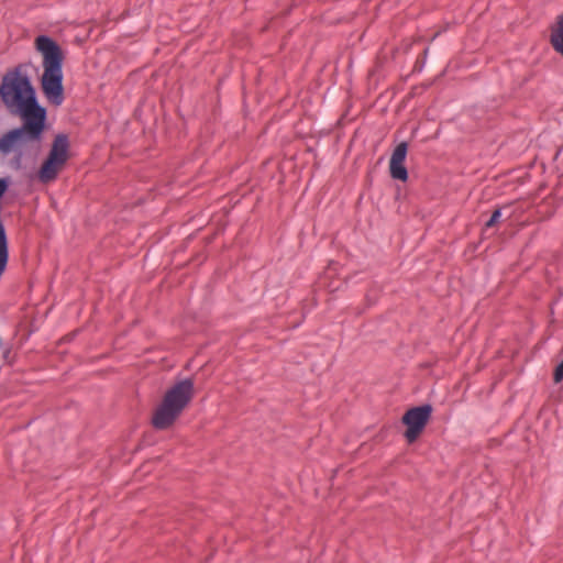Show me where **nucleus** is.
<instances>
[{
    "instance_id": "f257e3e1",
    "label": "nucleus",
    "mask_w": 563,
    "mask_h": 563,
    "mask_svg": "<svg viewBox=\"0 0 563 563\" xmlns=\"http://www.w3.org/2000/svg\"><path fill=\"white\" fill-rule=\"evenodd\" d=\"M21 68L22 65H19L8 71L0 85L2 103L21 121V125L0 136V153H14L13 161L18 165L24 156H36L41 152L47 130V109L38 102L31 79L21 74Z\"/></svg>"
},
{
    "instance_id": "f03ea898",
    "label": "nucleus",
    "mask_w": 563,
    "mask_h": 563,
    "mask_svg": "<svg viewBox=\"0 0 563 563\" xmlns=\"http://www.w3.org/2000/svg\"><path fill=\"white\" fill-rule=\"evenodd\" d=\"M34 47L43 58L41 77L43 95L51 104L59 107L65 99L63 86L65 53L54 38L45 34L35 37Z\"/></svg>"
},
{
    "instance_id": "7ed1b4c3",
    "label": "nucleus",
    "mask_w": 563,
    "mask_h": 563,
    "mask_svg": "<svg viewBox=\"0 0 563 563\" xmlns=\"http://www.w3.org/2000/svg\"><path fill=\"white\" fill-rule=\"evenodd\" d=\"M195 396L192 378L176 382L163 396L153 412L151 423L155 430H167L174 426Z\"/></svg>"
},
{
    "instance_id": "20e7f679",
    "label": "nucleus",
    "mask_w": 563,
    "mask_h": 563,
    "mask_svg": "<svg viewBox=\"0 0 563 563\" xmlns=\"http://www.w3.org/2000/svg\"><path fill=\"white\" fill-rule=\"evenodd\" d=\"M69 148L70 143L67 134L58 133L55 135L48 155L37 172V179L42 184H49L58 177L69 159Z\"/></svg>"
},
{
    "instance_id": "39448f33",
    "label": "nucleus",
    "mask_w": 563,
    "mask_h": 563,
    "mask_svg": "<svg viewBox=\"0 0 563 563\" xmlns=\"http://www.w3.org/2000/svg\"><path fill=\"white\" fill-rule=\"evenodd\" d=\"M432 413V406L424 404L408 409L401 418V422L407 427L404 435L408 443L415 442L422 433Z\"/></svg>"
},
{
    "instance_id": "423d86ee",
    "label": "nucleus",
    "mask_w": 563,
    "mask_h": 563,
    "mask_svg": "<svg viewBox=\"0 0 563 563\" xmlns=\"http://www.w3.org/2000/svg\"><path fill=\"white\" fill-rule=\"evenodd\" d=\"M408 153V143L400 142L393 151L389 161V174L395 180L407 181L408 170L405 166V161Z\"/></svg>"
},
{
    "instance_id": "0eeeda50",
    "label": "nucleus",
    "mask_w": 563,
    "mask_h": 563,
    "mask_svg": "<svg viewBox=\"0 0 563 563\" xmlns=\"http://www.w3.org/2000/svg\"><path fill=\"white\" fill-rule=\"evenodd\" d=\"M550 44L563 57V12L556 16L555 23L550 27Z\"/></svg>"
},
{
    "instance_id": "6e6552de",
    "label": "nucleus",
    "mask_w": 563,
    "mask_h": 563,
    "mask_svg": "<svg viewBox=\"0 0 563 563\" xmlns=\"http://www.w3.org/2000/svg\"><path fill=\"white\" fill-rule=\"evenodd\" d=\"M501 217V209L500 208H497L496 210H494V212L492 213L489 220L485 223V227L486 228H492L494 227L500 219Z\"/></svg>"
},
{
    "instance_id": "1a4fd4ad",
    "label": "nucleus",
    "mask_w": 563,
    "mask_h": 563,
    "mask_svg": "<svg viewBox=\"0 0 563 563\" xmlns=\"http://www.w3.org/2000/svg\"><path fill=\"white\" fill-rule=\"evenodd\" d=\"M563 379V360L556 365L553 373L554 383H560Z\"/></svg>"
},
{
    "instance_id": "9d476101",
    "label": "nucleus",
    "mask_w": 563,
    "mask_h": 563,
    "mask_svg": "<svg viewBox=\"0 0 563 563\" xmlns=\"http://www.w3.org/2000/svg\"><path fill=\"white\" fill-rule=\"evenodd\" d=\"M9 353H10V350L7 349L3 356L7 357Z\"/></svg>"
}]
</instances>
